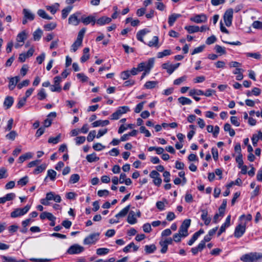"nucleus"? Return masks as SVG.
I'll return each mask as SVG.
<instances>
[{
	"label": "nucleus",
	"mask_w": 262,
	"mask_h": 262,
	"mask_svg": "<svg viewBox=\"0 0 262 262\" xmlns=\"http://www.w3.org/2000/svg\"><path fill=\"white\" fill-rule=\"evenodd\" d=\"M82 42L76 39L72 45L71 50L74 52H76L78 48L81 46Z\"/></svg>",
	"instance_id": "nucleus-44"
},
{
	"label": "nucleus",
	"mask_w": 262,
	"mask_h": 262,
	"mask_svg": "<svg viewBox=\"0 0 262 262\" xmlns=\"http://www.w3.org/2000/svg\"><path fill=\"white\" fill-rule=\"evenodd\" d=\"M99 233H93L87 236L83 240V243L85 245H94L99 239Z\"/></svg>",
	"instance_id": "nucleus-2"
},
{
	"label": "nucleus",
	"mask_w": 262,
	"mask_h": 262,
	"mask_svg": "<svg viewBox=\"0 0 262 262\" xmlns=\"http://www.w3.org/2000/svg\"><path fill=\"white\" fill-rule=\"evenodd\" d=\"M13 102V98L11 96H7L4 100V105L6 107L7 109H8L12 105Z\"/></svg>",
	"instance_id": "nucleus-21"
},
{
	"label": "nucleus",
	"mask_w": 262,
	"mask_h": 262,
	"mask_svg": "<svg viewBox=\"0 0 262 262\" xmlns=\"http://www.w3.org/2000/svg\"><path fill=\"white\" fill-rule=\"evenodd\" d=\"M178 101L182 105H189L192 103V101L187 97H181L178 98Z\"/></svg>",
	"instance_id": "nucleus-29"
},
{
	"label": "nucleus",
	"mask_w": 262,
	"mask_h": 262,
	"mask_svg": "<svg viewBox=\"0 0 262 262\" xmlns=\"http://www.w3.org/2000/svg\"><path fill=\"white\" fill-rule=\"evenodd\" d=\"M75 141L76 145H80L83 144L85 141V137L84 136H78L75 138Z\"/></svg>",
	"instance_id": "nucleus-50"
},
{
	"label": "nucleus",
	"mask_w": 262,
	"mask_h": 262,
	"mask_svg": "<svg viewBox=\"0 0 262 262\" xmlns=\"http://www.w3.org/2000/svg\"><path fill=\"white\" fill-rule=\"evenodd\" d=\"M96 137V131L95 130H92L91 131L88 137H87V140L88 142H91L95 138V137Z\"/></svg>",
	"instance_id": "nucleus-58"
},
{
	"label": "nucleus",
	"mask_w": 262,
	"mask_h": 262,
	"mask_svg": "<svg viewBox=\"0 0 262 262\" xmlns=\"http://www.w3.org/2000/svg\"><path fill=\"white\" fill-rule=\"evenodd\" d=\"M56 172L53 169H49L47 171V176L45 179V181L49 177L52 181H54L56 176Z\"/></svg>",
	"instance_id": "nucleus-27"
},
{
	"label": "nucleus",
	"mask_w": 262,
	"mask_h": 262,
	"mask_svg": "<svg viewBox=\"0 0 262 262\" xmlns=\"http://www.w3.org/2000/svg\"><path fill=\"white\" fill-rule=\"evenodd\" d=\"M81 21L85 25L91 24L94 26L96 24L95 17H84Z\"/></svg>",
	"instance_id": "nucleus-25"
},
{
	"label": "nucleus",
	"mask_w": 262,
	"mask_h": 262,
	"mask_svg": "<svg viewBox=\"0 0 262 262\" xmlns=\"http://www.w3.org/2000/svg\"><path fill=\"white\" fill-rule=\"evenodd\" d=\"M189 95L192 97H194L195 95H203L204 92L201 90L192 89L189 91Z\"/></svg>",
	"instance_id": "nucleus-34"
},
{
	"label": "nucleus",
	"mask_w": 262,
	"mask_h": 262,
	"mask_svg": "<svg viewBox=\"0 0 262 262\" xmlns=\"http://www.w3.org/2000/svg\"><path fill=\"white\" fill-rule=\"evenodd\" d=\"M27 38V34L25 32H21L19 33L16 38L17 42H24L25 40Z\"/></svg>",
	"instance_id": "nucleus-41"
},
{
	"label": "nucleus",
	"mask_w": 262,
	"mask_h": 262,
	"mask_svg": "<svg viewBox=\"0 0 262 262\" xmlns=\"http://www.w3.org/2000/svg\"><path fill=\"white\" fill-rule=\"evenodd\" d=\"M38 99L40 100L45 99L47 97V94L44 89H41L37 94Z\"/></svg>",
	"instance_id": "nucleus-43"
},
{
	"label": "nucleus",
	"mask_w": 262,
	"mask_h": 262,
	"mask_svg": "<svg viewBox=\"0 0 262 262\" xmlns=\"http://www.w3.org/2000/svg\"><path fill=\"white\" fill-rule=\"evenodd\" d=\"M227 206V200L224 199L223 201V203L221 206L219 208V212H220V215L222 216H224L225 210Z\"/></svg>",
	"instance_id": "nucleus-37"
},
{
	"label": "nucleus",
	"mask_w": 262,
	"mask_h": 262,
	"mask_svg": "<svg viewBox=\"0 0 262 262\" xmlns=\"http://www.w3.org/2000/svg\"><path fill=\"white\" fill-rule=\"evenodd\" d=\"M30 83V80L26 79L18 83L17 85V87L18 89H22L24 86H27Z\"/></svg>",
	"instance_id": "nucleus-59"
},
{
	"label": "nucleus",
	"mask_w": 262,
	"mask_h": 262,
	"mask_svg": "<svg viewBox=\"0 0 262 262\" xmlns=\"http://www.w3.org/2000/svg\"><path fill=\"white\" fill-rule=\"evenodd\" d=\"M59 4L57 3H54L51 6H47L46 9L50 11L52 15H54L59 9Z\"/></svg>",
	"instance_id": "nucleus-15"
},
{
	"label": "nucleus",
	"mask_w": 262,
	"mask_h": 262,
	"mask_svg": "<svg viewBox=\"0 0 262 262\" xmlns=\"http://www.w3.org/2000/svg\"><path fill=\"white\" fill-rule=\"evenodd\" d=\"M184 29L187 30L189 33H193L200 31V28L196 26H186Z\"/></svg>",
	"instance_id": "nucleus-22"
},
{
	"label": "nucleus",
	"mask_w": 262,
	"mask_h": 262,
	"mask_svg": "<svg viewBox=\"0 0 262 262\" xmlns=\"http://www.w3.org/2000/svg\"><path fill=\"white\" fill-rule=\"evenodd\" d=\"M109 123L110 121L108 120H99L92 123V125L93 127H96L98 126H104L107 125Z\"/></svg>",
	"instance_id": "nucleus-17"
},
{
	"label": "nucleus",
	"mask_w": 262,
	"mask_h": 262,
	"mask_svg": "<svg viewBox=\"0 0 262 262\" xmlns=\"http://www.w3.org/2000/svg\"><path fill=\"white\" fill-rule=\"evenodd\" d=\"M142 64H139L137 68H133L130 71H129L130 75H136L138 72L143 71Z\"/></svg>",
	"instance_id": "nucleus-30"
},
{
	"label": "nucleus",
	"mask_w": 262,
	"mask_h": 262,
	"mask_svg": "<svg viewBox=\"0 0 262 262\" xmlns=\"http://www.w3.org/2000/svg\"><path fill=\"white\" fill-rule=\"evenodd\" d=\"M130 208V205L126 206L125 208L122 209L118 213H117L115 215V217H117V219L125 217L127 215V214L129 212Z\"/></svg>",
	"instance_id": "nucleus-13"
},
{
	"label": "nucleus",
	"mask_w": 262,
	"mask_h": 262,
	"mask_svg": "<svg viewBox=\"0 0 262 262\" xmlns=\"http://www.w3.org/2000/svg\"><path fill=\"white\" fill-rule=\"evenodd\" d=\"M60 137V134H59L55 137H50L48 140V142L54 144H57L59 142Z\"/></svg>",
	"instance_id": "nucleus-47"
},
{
	"label": "nucleus",
	"mask_w": 262,
	"mask_h": 262,
	"mask_svg": "<svg viewBox=\"0 0 262 262\" xmlns=\"http://www.w3.org/2000/svg\"><path fill=\"white\" fill-rule=\"evenodd\" d=\"M204 248L203 244L199 243L197 247L192 248L191 251L193 255H196L199 251H202Z\"/></svg>",
	"instance_id": "nucleus-35"
},
{
	"label": "nucleus",
	"mask_w": 262,
	"mask_h": 262,
	"mask_svg": "<svg viewBox=\"0 0 262 262\" xmlns=\"http://www.w3.org/2000/svg\"><path fill=\"white\" fill-rule=\"evenodd\" d=\"M246 222H241L236 226L234 232V236L235 237L240 238L244 235L246 231Z\"/></svg>",
	"instance_id": "nucleus-3"
},
{
	"label": "nucleus",
	"mask_w": 262,
	"mask_h": 262,
	"mask_svg": "<svg viewBox=\"0 0 262 262\" xmlns=\"http://www.w3.org/2000/svg\"><path fill=\"white\" fill-rule=\"evenodd\" d=\"M144 103L145 101H143L138 104L135 108V112L136 113H139L143 109Z\"/></svg>",
	"instance_id": "nucleus-62"
},
{
	"label": "nucleus",
	"mask_w": 262,
	"mask_h": 262,
	"mask_svg": "<svg viewBox=\"0 0 262 262\" xmlns=\"http://www.w3.org/2000/svg\"><path fill=\"white\" fill-rule=\"evenodd\" d=\"M112 20L111 17H100L97 20H96V23L100 26L108 24Z\"/></svg>",
	"instance_id": "nucleus-19"
},
{
	"label": "nucleus",
	"mask_w": 262,
	"mask_h": 262,
	"mask_svg": "<svg viewBox=\"0 0 262 262\" xmlns=\"http://www.w3.org/2000/svg\"><path fill=\"white\" fill-rule=\"evenodd\" d=\"M17 136L16 132L14 130L11 131L9 134L6 135V138L7 139L14 140L15 137Z\"/></svg>",
	"instance_id": "nucleus-48"
},
{
	"label": "nucleus",
	"mask_w": 262,
	"mask_h": 262,
	"mask_svg": "<svg viewBox=\"0 0 262 262\" xmlns=\"http://www.w3.org/2000/svg\"><path fill=\"white\" fill-rule=\"evenodd\" d=\"M230 220H231V215H229L225 221V222L221 226V228H224V230H226V229L229 227L230 225Z\"/></svg>",
	"instance_id": "nucleus-57"
},
{
	"label": "nucleus",
	"mask_w": 262,
	"mask_h": 262,
	"mask_svg": "<svg viewBox=\"0 0 262 262\" xmlns=\"http://www.w3.org/2000/svg\"><path fill=\"white\" fill-rule=\"evenodd\" d=\"M255 257V252H251L242 255L240 259L243 262H254L256 260Z\"/></svg>",
	"instance_id": "nucleus-10"
},
{
	"label": "nucleus",
	"mask_w": 262,
	"mask_h": 262,
	"mask_svg": "<svg viewBox=\"0 0 262 262\" xmlns=\"http://www.w3.org/2000/svg\"><path fill=\"white\" fill-rule=\"evenodd\" d=\"M190 20L195 23H205L207 21V17H190Z\"/></svg>",
	"instance_id": "nucleus-45"
},
{
	"label": "nucleus",
	"mask_w": 262,
	"mask_h": 262,
	"mask_svg": "<svg viewBox=\"0 0 262 262\" xmlns=\"http://www.w3.org/2000/svg\"><path fill=\"white\" fill-rule=\"evenodd\" d=\"M93 148L95 150L100 151L105 148V146L100 143H97L93 145Z\"/></svg>",
	"instance_id": "nucleus-61"
},
{
	"label": "nucleus",
	"mask_w": 262,
	"mask_h": 262,
	"mask_svg": "<svg viewBox=\"0 0 262 262\" xmlns=\"http://www.w3.org/2000/svg\"><path fill=\"white\" fill-rule=\"evenodd\" d=\"M61 81V78L60 76H56L54 78V84L50 87L52 92H60L61 88L60 86V83Z\"/></svg>",
	"instance_id": "nucleus-9"
},
{
	"label": "nucleus",
	"mask_w": 262,
	"mask_h": 262,
	"mask_svg": "<svg viewBox=\"0 0 262 262\" xmlns=\"http://www.w3.org/2000/svg\"><path fill=\"white\" fill-rule=\"evenodd\" d=\"M86 159L89 162L92 163L98 161L99 158L97 157L96 154L94 152L92 154L88 155L86 157Z\"/></svg>",
	"instance_id": "nucleus-26"
},
{
	"label": "nucleus",
	"mask_w": 262,
	"mask_h": 262,
	"mask_svg": "<svg viewBox=\"0 0 262 262\" xmlns=\"http://www.w3.org/2000/svg\"><path fill=\"white\" fill-rule=\"evenodd\" d=\"M84 250V248L78 244H74L70 247L67 250V253L69 254H77L82 252Z\"/></svg>",
	"instance_id": "nucleus-6"
},
{
	"label": "nucleus",
	"mask_w": 262,
	"mask_h": 262,
	"mask_svg": "<svg viewBox=\"0 0 262 262\" xmlns=\"http://www.w3.org/2000/svg\"><path fill=\"white\" fill-rule=\"evenodd\" d=\"M127 221L129 224L131 225L135 224L137 222V220L136 217V214L134 211H130L129 212Z\"/></svg>",
	"instance_id": "nucleus-14"
},
{
	"label": "nucleus",
	"mask_w": 262,
	"mask_h": 262,
	"mask_svg": "<svg viewBox=\"0 0 262 262\" xmlns=\"http://www.w3.org/2000/svg\"><path fill=\"white\" fill-rule=\"evenodd\" d=\"M252 27L255 29H262V22L254 21L252 24Z\"/></svg>",
	"instance_id": "nucleus-64"
},
{
	"label": "nucleus",
	"mask_w": 262,
	"mask_h": 262,
	"mask_svg": "<svg viewBox=\"0 0 262 262\" xmlns=\"http://www.w3.org/2000/svg\"><path fill=\"white\" fill-rule=\"evenodd\" d=\"M47 167V165L45 163L42 164L40 166H37L33 171V173L35 174H38L43 171Z\"/></svg>",
	"instance_id": "nucleus-31"
},
{
	"label": "nucleus",
	"mask_w": 262,
	"mask_h": 262,
	"mask_svg": "<svg viewBox=\"0 0 262 262\" xmlns=\"http://www.w3.org/2000/svg\"><path fill=\"white\" fill-rule=\"evenodd\" d=\"M30 205H27L23 208H16L11 213V217L12 218L17 217L27 213L30 210Z\"/></svg>",
	"instance_id": "nucleus-5"
},
{
	"label": "nucleus",
	"mask_w": 262,
	"mask_h": 262,
	"mask_svg": "<svg viewBox=\"0 0 262 262\" xmlns=\"http://www.w3.org/2000/svg\"><path fill=\"white\" fill-rule=\"evenodd\" d=\"M113 9L114 10V12L112 14L111 16H116L117 15H118L119 14H121L122 15H124L126 14L129 12V9L128 8H126L124 9L120 13V12L118 10V8L117 6H114L113 7Z\"/></svg>",
	"instance_id": "nucleus-20"
},
{
	"label": "nucleus",
	"mask_w": 262,
	"mask_h": 262,
	"mask_svg": "<svg viewBox=\"0 0 262 262\" xmlns=\"http://www.w3.org/2000/svg\"><path fill=\"white\" fill-rule=\"evenodd\" d=\"M211 238L212 237L208 234H207L204 236V239L200 242V244H202L203 247L205 248L206 246V243L209 242Z\"/></svg>",
	"instance_id": "nucleus-60"
},
{
	"label": "nucleus",
	"mask_w": 262,
	"mask_h": 262,
	"mask_svg": "<svg viewBox=\"0 0 262 262\" xmlns=\"http://www.w3.org/2000/svg\"><path fill=\"white\" fill-rule=\"evenodd\" d=\"M80 180V176L78 174H73L70 177L69 183L71 184H75L78 182Z\"/></svg>",
	"instance_id": "nucleus-40"
},
{
	"label": "nucleus",
	"mask_w": 262,
	"mask_h": 262,
	"mask_svg": "<svg viewBox=\"0 0 262 262\" xmlns=\"http://www.w3.org/2000/svg\"><path fill=\"white\" fill-rule=\"evenodd\" d=\"M140 131L141 133H144L145 136L147 137H149L151 136V134L150 132L146 129L145 127L144 126H141L140 127Z\"/></svg>",
	"instance_id": "nucleus-63"
},
{
	"label": "nucleus",
	"mask_w": 262,
	"mask_h": 262,
	"mask_svg": "<svg viewBox=\"0 0 262 262\" xmlns=\"http://www.w3.org/2000/svg\"><path fill=\"white\" fill-rule=\"evenodd\" d=\"M130 23L131 25L133 27H136L139 25L140 21L138 19L133 20L132 17H127L125 20V23L127 24Z\"/></svg>",
	"instance_id": "nucleus-39"
},
{
	"label": "nucleus",
	"mask_w": 262,
	"mask_h": 262,
	"mask_svg": "<svg viewBox=\"0 0 262 262\" xmlns=\"http://www.w3.org/2000/svg\"><path fill=\"white\" fill-rule=\"evenodd\" d=\"M155 63L154 58H149L146 62H142L139 64H142L143 71H148L150 72L151 69L153 68Z\"/></svg>",
	"instance_id": "nucleus-8"
},
{
	"label": "nucleus",
	"mask_w": 262,
	"mask_h": 262,
	"mask_svg": "<svg viewBox=\"0 0 262 262\" xmlns=\"http://www.w3.org/2000/svg\"><path fill=\"white\" fill-rule=\"evenodd\" d=\"M110 252V249L106 248H100L96 250V254L98 255H106Z\"/></svg>",
	"instance_id": "nucleus-36"
},
{
	"label": "nucleus",
	"mask_w": 262,
	"mask_h": 262,
	"mask_svg": "<svg viewBox=\"0 0 262 262\" xmlns=\"http://www.w3.org/2000/svg\"><path fill=\"white\" fill-rule=\"evenodd\" d=\"M132 248H133V251L136 252L138 250L139 247L135 245L133 242H132L123 249V251L124 252L127 253L130 251V250Z\"/></svg>",
	"instance_id": "nucleus-18"
},
{
	"label": "nucleus",
	"mask_w": 262,
	"mask_h": 262,
	"mask_svg": "<svg viewBox=\"0 0 262 262\" xmlns=\"http://www.w3.org/2000/svg\"><path fill=\"white\" fill-rule=\"evenodd\" d=\"M42 32L41 29H38L33 33V38L34 40H38L41 38Z\"/></svg>",
	"instance_id": "nucleus-42"
},
{
	"label": "nucleus",
	"mask_w": 262,
	"mask_h": 262,
	"mask_svg": "<svg viewBox=\"0 0 262 262\" xmlns=\"http://www.w3.org/2000/svg\"><path fill=\"white\" fill-rule=\"evenodd\" d=\"M224 129L225 132H229L231 137H233L235 134L234 130L231 128L230 124L228 123L224 125Z\"/></svg>",
	"instance_id": "nucleus-28"
},
{
	"label": "nucleus",
	"mask_w": 262,
	"mask_h": 262,
	"mask_svg": "<svg viewBox=\"0 0 262 262\" xmlns=\"http://www.w3.org/2000/svg\"><path fill=\"white\" fill-rule=\"evenodd\" d=\"M130 111L127 106H122L119 107L115 112L111 116L112 120H118L123 114L126 113Z\"/></svg>",
	"instance_id": "nucleus-1"
},
{
	"label": "nucleus",
	"mask_w": 262,
	"mask_h": 262,
	"mask_svg": "<svg viewBox=\"0 0 262 262\" xmlns=\"http://www.w3.org/2000/svg\"><path fill=\"white\" fill-rule=\"evenodd\" d=\"M20 80V78L19 76H15L14 77L9 78V82L8 85V88L10 90H13L18 82Z\"/></svg>",
	"instance_id": "nucleus-12"
},
{
	"label": "nucleus",
	"mask_w": 262,
	"mask_h": 262,
	"mask_svg": "<svg viewBox=\"0 0 262 262\" xmlns=\"http://www.w3.org/2000/svg\"><path fill=\"white\" fill-rule=\"evenodd\" d=\"M217 39L216 37L212 35L211 36L208 37L206 40V43L207 45H210L213 43H214L216 41Z\"/></svg>",
	"instance_id": "nucleus-56"
},
{
	"label": "nucleus",
	"mask_w": 262,
	"mask_h": 262,
	"mask_svg": "<svg viewBox=\"0 0 262 262\" xmlns=\"http://www.w3.org/2000/svg\"><path fill=\"white\" fill-rule=\"evenodd\" d=\"M187 77L185 75L182 76L178 79H176L173 81L174 85H180L181 83L185 81L187 79Z\"/></svg>",
	"instance_id": "nucleus-51"
},
{
	"label": "nucleus",
	"mask_w": 262,
	"mask_h": 262,
	"mask_svg": "<svg viewBox=\"0 0 262 262\" xmlns=\"http://www.w3.org/2000/svg\"><path fill=\"white\" fill-rule=\"evenodd\" d=\"M148 32H149V31L147 29H144L140 30L137 33V39L138 40L145 43L143 39V37L146 34H147Z\"/></svg>",
	"instance_id": "nucleus-16"
},
{
	"label": "nucleus",
	"mask_w": 262,
	"mask_h": 262,
	"mask_svg": "<svg viewBox=\"0 0 262 262\" xmlns=\"http://www.w3.org/2000/svg\"><path fill=\"white\" fill-rule=\"evenodd\" d=\"M201 219L204 221L205 225L208 226L210 224L211 218L208 216V211L207 210L203 209L201 210Z\"/></svg>",
	"instance_id": "nucleus-11"
},
{
	"label": "nucleus",
	"mask_w": 262,
	"mask_h": 262,
	"mask_svg": "<svg viewBox=\"0 0 262 262\" xmlns=\"http://www.w3.org/2000/svg\"><path fill=\"white\" fill-rule=\"evenodd\" d=\"M191 223L190 219H185L181 224L179 232L183 237H186L188 235V229Z\"/></svg>",
	"instance_id": "nucleus-4"
},
{
	"label": "nucleus",
	"mask_w": 262,
	"mask_h": 262,
	"mask_svg": "<svg viewBox=\"0 0 262 262\" xmlns=\"http://www.w3.org/2000/svg\"><path fill=\"white\" fill-rule=\"evenodd\" d=\"M32 154L31 152H27L21 156H20L18 160V163H22L25 160L32 158Z\"/></svg>",
	"instance_id": "nucleus-24"
},
{
	"label": "nucleus",
	"mask_w": 262,
	"mask_h": 262,
	"mask_svg": "<svg viewBox=\"0 0 262 262\" xmlns=\"http://www.w3.org/2000/svg\"><path fill=\"white\" fill-rule=\"evenodd\" d=\"M157 249L155 245L151 244L149 245H146L144 247V250L146 254L153 253Z\"/></svg>",
	"instance_id": "nucleus-23"
},
{
	"label": "nucleus",
	"mask_w": 262,
	"mask_h": 262,
	"mask_svg": "<svg viewBox=\"0 0 262 262\" xmlns=\"http://www.w3.org/2000/svg\"><path fill=\"white\" fill-rule=\"evenodd\" d=\"M28 182V177L25 176L17 181V184L21 186L26 185Z\"/></svg>",
	"instance_id": "nucleus-53"
},
{
	"label": "nucleus",
	"mask_w": 262,
	"mask_h": 262,
	"mask_svg": "<svg viewBox=\"0 0 262 262\" xmlns=\"http://www.w3.org/2000/svg\"><path fill=\"white\" fill-rule=\"evenodd\" d=\"M159 42V38L157 36L153 37L152 40L148 43L147 45L150 47H157Z\"/></svg>",
	"instance_id": "nucleus-38"
},
{
	"label": "nucleus",
	"mask_w": 262,
	"mask_h": 262,
	"mask_svg": "<svg viewBox=\"0 0 262 262\" xmlns=\"http://www.w3.org/2000/svg\"><path fill=\"white\" fill-rule=\"evenodd\" d=\"M214 49L217 53H219L220 54H225L226 53L225 48L220 45H215Z\"/></svg>",
	"instance_id": "nucleus-46"
},
{
	"label": "nucleus",
	"mask_w": 262,
	"mask_h": 262,
	"mask_svg": "<svg viewBox=\"0 0 262 262\" xmlns=\"http://www.w3.org/2000/svg\"><path fill=\"white\" fill-rule=\"evenodd\" d=\"M171 53L172 52L171 50H164L162 52H160L158 53L157 57L159 58H161L164 57V56L170 55L171 54Z\"/></svg>",
	"instance_id": "nucleus-32"
},
{
	"label": "nucleus",
	"mask_w": 262,
	"mask_h": 262,
	"mask_svg": "<svg viewBox=\"0 0 262 262\" xmlns=\"http://www.w3.org/2000/svg\"><path fill=\"white\" fill-rule=\"evenodd\" d=\"M157 84L156 81H148L145 83L144 87L147 89H151L155 88Z\"/></svg>",
	"instance_id": "nucleus-33"
},
{
	"label": "nucleus",
	"mask_w": 262,
	"mask_h": 262,
	"mask_svg": "<svg viewBox=\"0 0 262 262\" xmlns=\"http://www.w3.org/2000/svg\"><path fill=\"white\" fill-rule=\"evenodd\" d=\"M247 57H252L255 59H259L261 58V55L257 52V53H246Z\"/></svg>",
	"instance_id": "nucleus-52"
},
{
	"label": "nucleus",
	"mask_w": 262,
	"mask_h": 262,
	"mask_svg": "<svg viewBox=\"0 0 262 262\" xmlns=\"http://www.w3.org/2000/svg\"><path fill=\"white\" fill-rule=\"evenodd\" d=\"M130 72L128 70L123 71L121 73L120 77L123 80H127L130 77Z\"/></svg>",
	"instance_id": "nucleus-54"
},
{
	"label": "nucleus",
	"mask_w": 262,
	"mask_h": 262,
	"mask_svg": "<svg viewBox=\"0 0 262 262\" xmlns=\"http://www.w3.org/2000/svg\"><path fill=\"white\" fill-rule=\"evenodd\" d=\"M80 21V19H78V17H69V23L74 26L78 25Z\"/></svg>",
	"instance_id": "nucleus-49"
},
{
	"label": "nucleus",
	"mask_w": 262,
	"mask_h": 262,
	"mask_svg": "<svg viewBox=\"0 0 262 262\" xmlns=\"http://www.w3.org/2000/svg\"><path fill=\"white\" fill-rule=\"evenodd\" d=\"M73 7L71 6H69L66 8H64L62 10V16H67V15L69 14V13L71 11Z\"/></svg>",
	"instance_id": "nucleus-55"
},
{
	"label": "nucleus",
	"mask_w": 262,
	"mask_h": 262,
	"mask_svg": "<svg viewBox=\"0 0 262 262\" xmlns=\"http://www.w3.org/2000/svg\"><path fill=\"white\" fill-rule=\"evenodd\" d=\"M180 63L175 64H170L169 62L164 63L162 65L163 69L166 70L169 74H171L174 71L177 69L180 66Z\"/></svg>",
	"instance_id": "nucleus-7"
}]
</instances>
